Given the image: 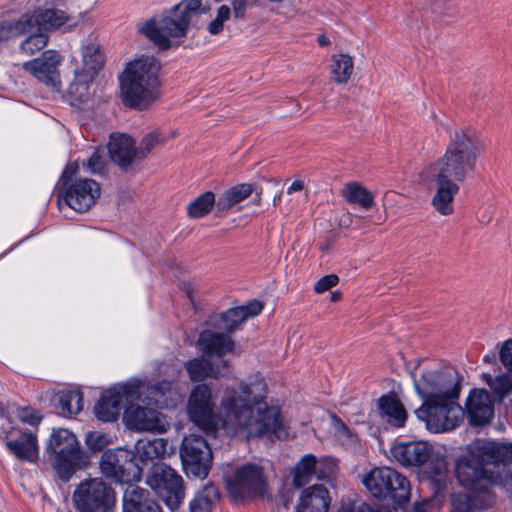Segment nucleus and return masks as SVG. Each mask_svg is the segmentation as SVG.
<instances>
[{
  "label": "nucleus",
  "instance_id": "nucleus-1",
  "mask_svg": "<svg viewBox=\"0 0 512 512\" xmlns=\"http://www.w3.org/2000/svg\"><path fill=\"white\" fill-rule=\"evenodd\" d=\"M265 393L262 380L242 381L238 388L224 391L217 415L211 387L198 384L190 392L187 414L191 422L204 432H214L221 425L227 433L245 438H287L289 434L280 412L268 406Z\"/></svg>",
  "mask_w": 512,
  "mask_h": 512
},
{
  "label": "nucleus",
  "instance_id": "nucleus-2",
  "mask_svg": "<svg viewBox=\"0 0 512 512\" xmlns=\"http://www.w3.org/2000/svg\"><path fill=\"white\" fill-rule=\"evenodd\" d=\"M481 149L480 141L472 132L456 129L450 135L444 154L427 168L424 181L435 183L431 204L439 214L446 216L453 212L458 183L474 172Z\"/></svg>",
  "mask_w": 512,
  "mask_h": 512
},
{
  "label": "nucleus",
  "instance_id": "nucleus-3",
  "mask_svg": "<svg viewBox=\"0 0 512 512\" xmlns=\"http://www.w3.org/2000/svg\"><path fill=\"white\" fill-rule=\"evenodd\" d=\"M178 398L179 394L170 381H164L159 386H150L141 380H131L103 392L94 407V413L99 420L112 422L119 417L123 402L128 403L141 399L148 404L169 407Z\"/></svg>",
  "mask_w": 512,
  "mask_h": 512
},
{
  "label": "nucleus",
  "instance_id": "nucleus-4",
  "mask_svg": "<svg viewBox=\"0 0 512 512\" xmlns=\"http://www.w3.org/2000/svg\"><path fill=\"white\" fill-rule=\"evenodd\" d=\"M160 67V62L151 56L127 64L119 76L120 95L126 106L146 109L158 98Z\"/></svg>",
  "mask_w": 512,
  "mask_h": 512
},
{
  "label": "nucleus",
  "instance_id": "nucleus-5",
  "mask_svg": "<svg viewBox=\"0 0 512 512\" xmlns=\"http://www.w3.org/2000/svg\"><path fill=\"white\" fill-rule=\"evenodd\" d=\"M201 7L200 0H183L173 8L141 23L138 31L158 49L168 50L187 35L190 23Z\"/></svg>",
  "mask_w": 512,
  "mask_h": 512
},
{
  "label": "nucleus",
  "instance_id": "nucleus-6",
  "mask_svg": "<svg viewBox=\"0 0 512 512\" xmlns=\"http://www.w3.org/2000/svg\"><path fill=\"white\" fill-rule=\"evenodd\" d=\"M459 483L470 490V494L454 493L451 496V512H476L491 507L495 494L485 473L472 460H459L455 468Z\"/></svg>",
  "mask_w": 512,
  "mask_h": 512
},
{
  "label": "nucleus",
  "instance_id": "nucleus-7",
  "mask_svg": "<svg viewBox=\"0 0 512 512\" xmlns=\"http://www.w3.org/2000/svg\"><path fill=\"white\" fill-rule=\"evenodd\" d=\"M45 456L56 476L67 482L85 462L76 436L68 429H53L46 446Z\"/></svg>",
  "mask_w": 512,
  "mask_h": 512
},
{
  "label": "nucleus",
  "instance_id": "nucleus-8",
  "mask_svg": "<svg viewBox=\"0 0 512 512\" xmlns=\"http://www.w3.org/2000/svg\"><path fill=\"white\" fill-rule=\"evenodd\" d=\"M79 167L77 163H71L66 167L61 176L62 188L59 193V207L63 205L76 212L88 211L100 197L99 184L88 178H76Z\"/></svg>",
  "mask_w": 512,
  "mask_h": 512
},
{
  "label": "nucleus",
  "instance_id": "nucleus-9",
  "mask_svg": "<svg viewBox=\"0 0 512 512\" xmlns=\"http://www.w3.org/2000/svg\"><path fill=\"white\" fill-rule=\"evenodd\" d=\"M361 481L370 494L377 499L389 498L398 505L409 500L410 483L408 479L392 468H374L364 474Z\"/></svg>",
  "mask_w": 512,
  "mask_h": 512
},
{
  "label": "nucleus",
  "instance_id": "nucleus-10",
  "mask_svg": "<svg viewBox=\"0 0 512 512\" xmlns=\"http://www.w3.org/2000/svg\"><path fill=\"white\" fill-rule=\"evenodd\" d=\"M414 388L423 402L459 397V377L453 368L426 370L414 377Z\"/></svg>",
  "mask_w": 512,
  "mask_h": 512
},
{
  "label": "nucleus",
  "instance_id": "nucleus-11",
  "mask_svg": "<svg viewBox=\"0 0 512 512\" xmlns=\"http://www.w3.org/2000/svg\"><path fill=\"white\" fill-rule=\"evenodd\" d=\"M72 501L78 512H110L115 506L116 495L102 478H88L76 486Z\"/></svg>",
  "mask_w": 512,
  "mask_h": 512
},
{
  "label": "nucleus",
  "instance_id": "nucleus-12",
  "mask_svg": "<svg viewBox=\"0 0 512 512\" xmlns=\"http://www.w3.org/2000/svg\"><path fill=\"white\" fill-rule=\"evenodd\" d=\"M458 398L423 402L415 413L418 419L425 422L429 431L433 433L450 431L460 424L463 416Z\"/></svg>",
  "mask_w": 512,
  "mask_h": 512
},
{
  "label": "nucleus",
  "instance_id": "nucleus-13",
  "mask_svg": "<svg viewBox=\"0 0 512 512\" xmlns=\"http://www.w3.org/2000/svg\"><path fill=\"white\" fill-rule=\"evenodd\" d=\"M146 484L171 511H176L184 501L183 478L165 464H156L151 468L146 478Z\"/></svg>",
  "mask_w": 512,
  "mask_h": 512
},
{
  "label": "nucleus",
  "instance_id": "nucleus-14",
  "mask_svg": "<svg viewBox=\"0 0 512 512\" xmlns=\"http://www.w3.org/2000/svg\"><path fill=\"white\" fill-rule=\"evenodd\" d=\"M226 487L234 501L262 496L266 490L264 469L254 463L243 464L231 475L226 476Z\"/></svg>",
  "mask_w": 512,
  "mask_h": 512
},
{
  "label": "nucleus",
  "instance_id": "nucleus-15",
  "mask_svg": "<svg viewBox=\"0 0 512 512\" xmlns=\"http://www.w3.org/2000/svg\"><path fill=\"white\" fill-rule=\"evenodd\" d=\"M103 476L121 484H131L141 479V469L134 462L133 452L125 448L106 450L99 461Z\"/></svg>",
  "mask_w": 512,
  "mask_h": 512
},
{
  "label": "nucleus",
  "instance_id": "nucleus-16",
  "mask_svg": "<svg viewBox=\"0 0 512 512\" xmlns=\"http://www.w3.org/2000/svg\"><path fill=\"white\" fill-rule=\"evenodd\" d=\"M180 457L186 474L199 479L208 475L212 454L202 436L194 433L185 436L180 447Z\"/></svg>",
  "mask_w": 512,
  "mask_h": 512
},
{
  "label": "nucleus",
  "instance_id": "nucleus-17",
  "mask_svg": "<svg viewBox=\"0 0 512 512\" xmlns=\"http://www.w3.org/2000/svg\"><path fill=\"white\" fill-rule=\"evenodd\" d=\"M474 465L485 473L490 480V485L496 482L494 471L489 468L490 465H507L512 462V443H498L494 441L478 444L470 456L462 460H472Z\"/></svg>",
  "mask_w": 512,
  "mask_h": 512
},
{
  "label": "nucleus",
  "instance_id": "nucleus-18",
  "mask_svg": "<svg viewBox=\"0 0 512 512\" xmlns=\"http://www.w3.org/2000/svg\"><path fill=\"white\" fill-rule=\"evenodd\" d=\"M62 57L56 50H46L38 58L23 64V69L33 76L38 82L47 87L59 90L61 86L59 66Z\"/></svg>",
  "mask_w": 512,
  "mask_h": 512
},
{
  "label": "nucleus",
  "instance_id": "nucleus-19",
  "mask_svg": "<svg viewBox=\"0 0 512 512\" xmlns=\"http://www.w3.org/2000/svg\"><path fill=\"white\" fill-rule=\"evenodd\" d=\"M123 420L129 429L139 432L163 433L168 426L158 411L141 406H130L125 411Z\"/></svg>",
  "mask_w": 512,
  "mask_h": 512
},
{
  "label": "nucleus",
  "instance_id": "nucleus-20",
  "mask_svg": "<svg viewBox=\"0 0 512 512\" xmlns=\"http://www.w3.org/2000/svg\"><path fill=\"white\" fill-rule=\"evenodd\" d=\"M391 456L404 467H419L431 457V447L424 441L398 443L391 447Z\"/></svg>",
  "mask_w": 512,
  "mask_h": 512
},
{
  "label": "nucleus",
  "instance_id": "nucleus-21",
  "mask_svg": "<svg viewBox=\"0 0 512 512\" xmlns=\"http://www.w3.org/2000/svg\"><path fill=\"white\" fill-rule=\"evenodd\" d=\"M16 431L9 432L6 441L7 449L19 460L34 463L39 457L37 436L31 431H23L18 437Z\"/></svg>",
  "mask_w": 512,
  "mask_h": 512
},
{
  "label": "nucleus",
  "instance_id": "nucleus-22",
  "mask_svg": "<svg viewBox=\"0 0 512 512\" xmlns=\"http://www.w3.org/2000/svg\"><path fill=\"white\" fill-rule=\"evenodd\" d=\"M122 512H163V509L147 490L133 482L124 490Z\"/></svg>",
  "mask_w": 512,
  "mask_h": 512
},
{
  "label": "nucleus",
  "instance_id": "nucleus-23",
  "mask_svg": "<svg viewBox=\"0 0 512 512\" xmlns=\"http://www.w3.org/2000/svg\"><path fill=\"white\" fill-rule=\"evenodd\" d=\"M81 66L77 67V75H85L94 79L105 63V55L96 39H86L80 48Z\"/></svg>",
  "mask_w": 512,
  "mask_h": 512
},
{
  "label": "nucleus",
  "instance_id": "nucleus-24",
  "mask_svg": "<svg viewBox=\"0 0 512 512\" xmlns=\"http://www.w3.org/2000/svg\"><path fill=\"white\" fill-rule=\"evenodd\" d=\"M466 409L473 425H484L490 422L494 415V406L489 393L484 389L471 391L467 398Z\"/></svg>",
  "mask_w": 512,
  "mask_h": 512
},
{
  "label": "nucleus",
  "instance_id": "nucleus-25",
  "mask_svg": "<svg viewBox=\"0 0 512 512\" xmlns=\"http://www.w3.org/2000/svg\"><path fill=\"white\" fill-rule=\"evenodd\" d=\"M330 501L328 489L321 484H315L302 490L296 512H328Z\"/></svg>",
  "mask_w": 512,
  "mask_h": 512
},
{
  "label": "nucleus",
  "instance_id": "nucleus-26",
  "mask_svg": "<svg viewBox=\"0 0 512 512\" xmlns=\"http://www.w3.org/2000/svg\"><path fill=\"white\" fill-rule=\"evenodd\" d=\"M110 158L121 168H128L138 159L133 139L126 134H112L108 144Z\"/></svg>",
  "mask_w": 512,
  "mask_h": 512
},
{
  "label": "nucleus",
  "instance_id": "nucleus-27",
  "mask_svg": "<svg viewBox=\"0 0 512 512\" xmlns=\"http://www.w3.org/2000/svg\"><path fill=\"white\" fill-rule=\"evenodd\" d=\"M11 38L27 34L46 33L42 22L41 8L27 11L17 20H5Z\"/></svg>",
  "mask_w": 512,
  "mask_h": 512
},
{
  "label": "nucleus",
  "instance_id": "nucleus-28",
  "mask_svg": "<svg viewBox=\"0 0 512 512\" xmlns=\"http://www.w3.org/2000/svg\"><path fill=\"white\" fill-rule=\"evenodd\" d=\"M198 345L207 355L223 356L234 349V341L222 332L205 330L200 334Z\"/></svg>",
  "mask_w": 512,
  "mask_h": 512
},
{
  "label": "nucleus",
  "instance_id": "nucleus-29",
  "mask_svg": "<svg viewBox=\"0 0 512 512\" xmlns=\"http://www.w3.org/2000/svg\"><path fill=\"white\" fill-rule=\"evenodd\" d=\"M381 415L394 427H403L407 420V412L394 394L384 395L378 402Z\"/></svg>",
  "mask_w": 512,
  "mask_h": 512
},
{
  "label": "nucleus",
  "instance_id": "nucleus-30",
  "mask_svg": "<svg viewBox=\"0 0 512 512\" xmlns=\"http://www.w3.org/2000/svg\"><path fill=\"white\" fill-rule=\"evenodd\" d=\"M246 320V314L243 309L232 308L218 315L211 316L208 324L219 330L233 332Z\"/></svg>",
  "mask_w": 512,
  "mask_h": 512
},
{
  "label": "nucleus",
  "instance_id": "nucleus-31",
  "mask_svg": "<svg viewBox=\"0 0 512 512\" xmlns=\"http://www.w3.org/2000/svg\"><path fill=\"white\" fill-rule=\"evenodd\" d=\"M354 71L353 58L348 54H334L331 57L330 72L337 84L347 83Z\"/></svg>",
  "mask_w": 512,
  "mask_h": 512
},
{
  "label": "nucleus",
  "instance_id": "nucleus-32",
  "mask_svg": "<svg viewBox=\"0 0 512 512\" xmlns=\"http://www.w3.org/2000/svg\"><path fill=\"white\" fill-rule=\"evenodd\" d=\"M188 375L192 381H201L206 377L224 376L228 369L226 361L222 362L221 369H214L203 359H193L186 363Z\"/></svg>",
  "mask_w": 512,
  "mask_h": 512
},
{
  "label": "nucleus",
  "instance_id": "nucleus-33",
  "mask_svg": "<svg viewBox=\"0 0 512 512\" xmlns=\"http://www.w3.org/2000/svg\"><path fill=\"white\" fill-rule=\"evenodd\" d=\"M136 454L142 461L163 459L168 454L167 441L161 438L139 440L136 444Z\"/></svg>",
  "mask_w": 512,
  "mask_h": 512
},
{
  "label": "nucleus",
  "instance_id": "nucleus-34",
  "mask_svg": "<svg viewBox=\"0 0 512 512\" xmlns=\"http://www.w3.org/2000/svg\"><path fill=\"white\" fill-rule=\"evenodd\" d=\"M218 499L219 492L216 486L210 483L206 484L190 501V512H211Z\"/></svg>",
  "mask_w": 512,
  "mask_h": 512
},
{
  "label": "nucleus",
  "instance_id": "nucleus-35",
  "mask_svg": "<svg viewBox=\"0 0 512 512\" xmlns=\"http://www.w3.org/2000/svg\"><path fill=\"white\" fill-rule=\"evenodd\" d=\"M342 196L346 202L358 204L364 209H369L374 203L372 193L357 182L347 183L342 190Z\"/></svg>",
  "mask_w": 512,
  "mask_h": 512
},
{
  "label": "nucleus",
  "instance_id": "nucleus-36",
  "mask_svg": "<svg viewBox=\"0 0 512 512\" xmlns=\"http://www.w3.org/2000/svg\"><path fill=\"white\" fill-rule=\"evenodd\" d=\"M317 468V458L313 454L304 455L296 464L293 471V484L296 487H302L308 484Z\"/></svg>",
  "mask_w": 512,
  "mask_h": 512
},
{
  "label": "nucleus",
  "instance_id": "nucleus-37",
  "mask_svg": "<svg viewBox=\"0 0 512 512\" xmlns=\"http://www.w3.org/2000/svg\"><path fill=\"white\" fill-rule=\"evenodd\" d=\"M250 184H240L226 190L218 199L216 205L219 210L225 211L240 203L252 193Z\"/></svg>",
  "mask_w": 512,
  "mask_h": 512
},
{
  "label": "nucleus",
  "instance_id": "nucleus-38",
  "mask_svg": "<svg viewBox=\"0 0 512 512\" xmlns=\"http://www.w3.org/2000/svg\"><path fill=\"white\" fill-rule=\"evenodd\" d=\"M74 81L69 85L68 93L74 104L85 103L91 97L89 84L94 80L85 75H77L74 71Z\"/></svg>",
  "mask_w": 512,
  "mask_h": 512
},
{
  "label": "nucleus",
  "instance_id": "nucleus-39",
  "mask_svg": "<svg viewBox=\"0 0 512 512\" xmlns=\"http://www.w3.org/2000/svg\"><path fill=\"white\" fill-rule=\"evenodd\" d=\"M82 394L79 391L62 392L58 398V407L62 416L78 414L82 410Z\"/></svg>",
  "mask_w": 512,
  "mask_h": 512
},
{
  "label": "nucleus",
  "instance_id": "nucleus-40",
  "mask_svg": "<svg viewBox=\"0 0 512 512\" xmlns=\"http://www.w3.org/2000/svg\"><path fill=\"white\" fill-rule=\"evenodd\" d=\"M482 378L499 400H503L512 392V379L507 374L493 377L489 373H483Z\"/></svg>",
  "mask_w": 512,
  "mask_h": 512
},
{
  "label": "nucleus",
  "instance_id": "nucleus-41",
  "mask_svg": "<svg viewBox=\"0 0 512 512\" xmlns=\"http://www.w3.org/2000/svg\"><path fill=\"white\" fill-rule=\"evenodd\" d=\"M215 204V195L214 193L208 191L197 198H195L193 201H191L187 206V214L190 218H201L205 215H207L213 205Z\"/></svg>",
  "mask_w": 512,
  "mask_h": 512
},
{
  "label": "nucleus",
  "instance_id": "nucleus-42",
  "mask_svg": "<svg viewBox=\"0 0 512 512\" xmlns=\"http://www.w3.org/2000/svg\"><path fill=\"white\" fill-rule=\"evenodd\" d=\"M41 14L44 30L46 33L49 30L59 29L69 20L67 13L59 9H41Z\"/></svg>",
  "mask_w": 512,
  "mask_h": 512
},
{
  "label": "nucleus",
  "instance_id": "nucleus-43",
  "mask_svg": "<svg viewBox=\"0 0 512 512\" xmlns=\"http://www.w3.org/2000/svg\"><path fill=\"white\" fill-rule=\"evenodd\" d=\"M49 41L47 33H36L27 34V37L20 44V51L27 54L33 55L36 52L42 50Z\"/></svg>",
  "mask_w": 512,
  "mask_h": 512
},
{
  "label": "nucleus",
  "instance_id": "nucleus-44",
  "mask_svg": "<svg viewBox=\"0 0 512 512\" xmlns=\"http://www.w3.org/2000/svg\"><path fill=\"white\" fill-rule=\"evenodd\" d=\"M447 471V464L442 458L429 466L427 474L431 482L435 484L436 491L445 488L448 477Z\"/></svg>",
  "mask_w": 512,
  "mask_h": 512
},
{
  "label": "nucleus",
  "instance_id": "nucleus-45",
  "mask_svg": "<svg viewBox=\"0 0 512 512\" xmlns=\"http://www.w3.org/2000/svg\"><path fill=\"white\" fill-rule=\"evenodd\" d=\"M230 6L223 4L216 10V16L207 25V31L211 35H218L224 30V25L231 19Z\"/></svg>",
  "mask_w": 512,
  "mask_h": 512
},
{
  "label": "nucleus",
  "instance_id": "nucleus-46",
  "mask_svg": "<svg viewBox=\"0 0 512 512\" xmlns=\"http://www.w3.org/2000/svg\"><path fill=\"white\" fill-rule=\"evenodd\" d=\"M164 141V137L158 132L146 134L137 148L138 159H144L153 149L162 145Z\"/></svg>",
  "mask_w": 512,
  "mask_h": 512
},
{
  "label": "nucleus",
  "instance_id": "nucleus-47",
  "mask_svg": "<svg viewBox=\"0 0 512 512\" xmlns=\"http://www.w3.org/2000/svg\"><path fill=\"white\" fill-rule=\"evenodd\" d=\"M85 443L90 450L97 452L112 444L113 438L104 432L90 431L86 434Z\"/></svg>",
  "mask_w": 512,
  "mask_h": 512
},
{
  "label": "nucleus",
  "instance_id": "nucleus-48",
  "mask_svg": "<svg viewBox=\"0 0 512 512\" xmlns=\"http://www.w3.org/2000/svg\"><path fill=\"white\" fill-rule=\"evenodd\" d=\"M337 471V463L333 458L323 457L317 459L315 476L318 480L330 481Z\"/></svg>",
  "mask_w": 512,
  "mask_h": 512
},
{
  "label": "nucleus",
  "instance_id": "nucleus-49",
  "mask_svg": "<svg viewBox=\"0 0 512 512\" xmlns=\"http://www.w3.org/2000/svg\"><path fill=\"white\" fill-rule=\"evenodd\" d=\"M333 428L337 439L343 445H349L356 441V436L350 431V429L338 418H333Z\"/></svg>",
  "mask_w": 512,
  "mask_h": 512
},
{
  "label": "nucleus",
  "instance_id": "nucleus-50",
  "mask_svg": "<svg viewBox=\"0 0 512 512\" xmlns=\"http://www.w3.org/2000/svg\"><path fill=\"white\" fill-rule=\"evenodd\" d=\"M230 4L231 18L234 20H243L248 8L252 6V2L248 0H231Z\"/></svg>",
  "mask_w": 512,
  "mask_h": 512
},
{
  "label": "nucleus",
  "instance_id": "nucleus-51",
  "mask_svg": "<svg viewBox=\"0 0 512 512\" xmlns=\"http://www.w3.org/2000/svg\"><path fill=\"white\" fill-rule=\"evenodd\" d=\"M17 417L21 422L35 426L41 421V415L32 408H21L17 411Z\"/></svg>",
  "mask_w": 512,
  "mask_h": 512
},
{
  "label": "nucleus",
  "instance_id": "nucleus-52",
  "mask_svg": "<svg viewBox=\"0 0 512 512\" xmlns=\"http://www.w3.org/2000/svg\"><path fill=\"white\" fill-rule=\"evenodd\" d=\"M338 276L335 274H329L320 278L314 285L316 293H323L330 288L334 287L338 283Z\"/></svg>",
  "mask_w": 512,
  "mask_h": 512
},
{
  "label": "nucleus",
  "instance_id": "nucleus-53",
  "mask_svg": "<svg viewBox=\"0 0 512 512\" xmlns=\"http://www.w3.org/2000/svg\"><path fill=\"white\" fill-rule=\"evenodd\" d=\"M87 170L92 173H100L104 168V160L98 151L94 152L86 163Z\"/></svg>",
  "mask_w": 512,
  "mask_h": 512
},
{
  "label": "nucleus",
  "instance_id": "nucleus-54",
  "mask_svg": "<svg viewBox=\"0 0 512 512\" xmlns=\"http://www.w3.org/2000/svg\"><path fill=\"white\" fill-rule=\"evenodd\" d=\"M238 308L245 311L247 319L248 317H254L260 314L263 310V304L260 301L254 300L249 302L246 306H241Z\"/></svg>",
  "mask_w": 512,
  "mask_h": 512
},
{
  "label": "nucleus",
  "instance_id": "nucleus-55",
  "mask_svg": "<svg viewBox=\"0 0 512 512\" xmlns=\"http://www.w3.org/2000/svg\"><path fill=\"white\" fill-rule=\"evenodd\" d=\"M338 512H371L369 505L361 504H342Z\"/></svg>",
  "mask_w": 512,
  "mask_h": 512
},
{
  "label": "nucleus",
  "instance_id": "nucleus-56",
  "mask_svg": "<svg viewBox=\"0 0 512 512\" xmlns=\"http://www.w3.org/2000/svg\"><path fill=\"white\" fill-rule=\"evenodd\" d=\"M304 189V182L302 180H295L292 182V184L288 187L287 193L292 194L294 192H300Z\"/></svg>",
  "mask_w": 512,
  "mask_h": 512
},
{
  "label": "nucleus",
  "instance_id": "nucleus-57",
  "mask_svg": "<svg viewBox=\"0 0 512 512\" xmlns=\"http://www.w3.org/2000/svg\"><path fill=\"white\" fill-rule=\"evenodd\" d=\"M428 505L427 502L415 503L412 512H427Z\"/></svg>",
  "mask_w": 512,
  "mask_h": 512
},
{
  "label": "nucleus",
  "instance_id": "nucleus-58",
  "mask_svg": "<svg viewBox=\"0 0 512 512\" xmlns=\"http://www.w3.org/2000/svg\"><path fill=\"white\" fill-rule=\"evenodd\" d=\"M171 373L169 372L168 366L163 365V369L160 368V373H163L164 375L168 376H175L179 372V368H171Z\"/></svg>",
  "mask_w": 512,
  "mask_h": 512
},
{
  "label": "nucleus",
  "instance_id": "nucleus-59",
  "mask_svg": "<svg viewBox=\"0 0 512 512\" xmlns=\"http://www.w3.org/2000/svg\"><path fill=\"white\" fill-rule=\"evenodd\" d=\"M78 1H79V6L84 7V8H91L98 2V0H78Z\"/></svg>",
  "mask_w": 512,
  "mask_h": 512
},
{
  "label": "nucleus",
  "instance_id": "nucleus-60",
  "mask_svg": "<svg viewBox=\"0 0 512 512\" xmlns=\"http://www.w3.org/2000/svg\"><path fill=\"white\" fill-rule=\"evenodd\" d=\"M317 41L321 46H327L330 44L329 39L323 34L318 36Z\"/></svg>",
  "mask_w": 512,
  "mask_h": 512
},
{
  "label": "nucleus",
  "instance_id": "nucleus-61",
  "mask_svg": "<svg viewBox=\"0 0 512 512\" xmlns=\"http://www.w3.org/2000/svg\"><path fill=\"white\" fill-rule=\"evenodd\" d=\"M339 299H340V294H339V293H337V292H333V293L331 294V300H332L333 302L338 301Z\"/></svg>",
  "mask_w": 512,
  "mask_h": 512
},
{
  "label": "nucleus",
  "instance_id": "nucleus-62",
  "mask_svg": "<svg viewBox=\"0 0 512 512\" xmlns=\"http://www.w3.org/2000/svg\"><path fill=\"white\" fill-rule=\"evenodd\" d=\"M494 359V356H491V355H485L483 360L487 363H491Z\"/></svg>",
  "mask_w": 512,
  "mask_h": 512
},
{
  "label": "nucleus",
  "instance_id": "nucleus-63",
  "mask_svg": "<svg viewBox=\"0 0 512 512\" xmlns=\"http://www.w3.org/2000/svg\"><path fill=\"white\" fill-rule=\"evenodd\" d=\"M280 199H281V193H279V194L275 195V197H274V199H273V203H274V205H277V204H278V202L280 201Z\"/></svg>",
  "mask_w": 512,
  "mask_h": 512
},
{
  "label": "nucleus",
  "instance_id": "nucleus-64",
  "mask_svg": "<svg viewBox=\"0 0 512 512\" xmlns=\"http://www.w3.org/2000/svg\"><path fill=\"white\" fill-rule=\"evenodd\" d=\"M509 483H511V484H512V476L508 477V478L506 479V481H505V483H504V484H505V485H507V484H509Z\"/></svg>",
  "mask_w": 512,
  "mask_h": 512
}]
</instances>
